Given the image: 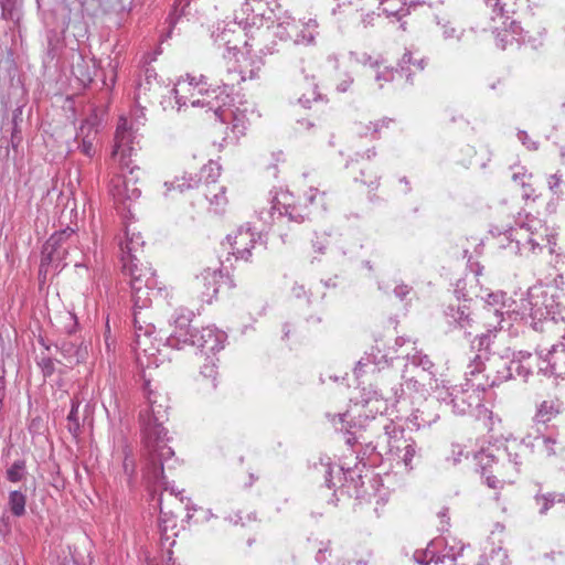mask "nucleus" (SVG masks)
I'll list each match as a JSON object with an SVG mask.
<instances>
[{"mask_svg":"<svg viewBox=\"0 0 565 565\" xmlns=\"http://www.w3.org/2000/svg\"><path fill=\"white\" fill-rule=\"evenodd\" d=\"M149 386L147 382L145 391L148 394L149 406L139 415L147 460L145 476L150 482L159 483L166 480L164 469L174 468L177 459L173 458L174 451L168 445L170 441L168 430L163 427L164 422L168 420L169 406L164 404V398L161 397L159 401Z\"/></svg>","mask_w":565,"mask_h":565,"instance_id":"obj_1","label":"nucleus"},{"mask_svg":"<svg viewBox=\"0 0 565 565\" xmlns=\"http://www.w3.org/2000/svg\"><path fill=\"white\" fill-rule=\"evenodd\" d=\"M121 273L129 278L131 288V299L134 302V326L136 332V350L145 353L149 351L148 342L154 331L153 324H147L145 328L139 321V309L148 308L152 302V297L159 291L153 290L156 284L154 274L151 268L141 262V256L137 254L120 255Z\"/></svg>","mask_w":565,"mask_h":565,"instance_id":"obj_2","label":"nucleus"},{"mask_svg":"<svg viewBox=\"0 0 565 565\" xmlns=\"http://www.w3.org/2000/svg\"><path fill=\"white\" fill-rule=\"evenodd\" d=\"M189 82L179 81L172 93L175 103L179 107L186 106L188 102L193 107H206L207 111H212L215 120L220 126H224L225 140L236 141L246 135L250 125V117L254 115L253 109L247 103H239L238 105L225 103L221 104L218 96L212 97L209 93L202 99H188L186 96L181 95L180 92L185 89V86H198L194 77L188 75Z\"/></svg>","mask_w":565,"mask_h":565,"instance_id":"obj_3","label":"nucleus"},{"mask_svg":"<svg viewBox=\"0 0 565 565\" xmlns=\"http://www.w3.org/2000/svg\"><path fill=\"white\" fill-rule=\"evenodd\" d=\"M431 391L437 399L451 406L452 413L460 416L472 415L476 411L488 412L483 406V393L486 384L481 383L480 375L465 373V383L449 386L445 380L435 379Z\"/></svg>","mask_w":565,"mask_h":565,"instance_id":"obj_4","label":"nucleus"},{"mask_svg":"<svg viewBox=\"0 0 565 565\" xmlns=\"http://www.w3.org/2000/svg\"><path fill=\"white\" fill-rule=\"evenodd\" d=\"M505 235L511 243H515V248L521 254H539L544 248H548L550 254L556 253L557 233L537 217L526 215L525 221L518 222L516 226L507 230Z\"/></svg>","mask_w":565,"mask_h":565,"instance_id":"obj_5","label":"nucleus"},{"mask_svg":"<svg viewBox=\"0 0 565 565\" xmlns=\"http://www.w3.org/2000/svg\"><path fill=\"white\" fill-rule=\"evenodd\" d=\"M221 175V166L215 161H209L204 164L199 174L184 173L181 178H175L171 182H164L168 195L172 190H178L180 193L192 190L199 186H204V196L216 211L222 210L226 203V188L220 185L217 180Z\"/></svg>","mask_w":565,"mask_h":565,"instance_id":"obj_6","label":"nucleus"},{"mask_svg":"<svg viewBox=\"0 0 565 565\" xmlns=\"http://www.w3.org/2000/svg\"><path fill=\"white\" fill-rule=\"evenodd\" d=\"M527 447L518 439H507L503 446L492 451H481L477 456L478 466L483 469L491 468L501 478H511L518 475L523 465Z\"/></svg>","mask_w":565,"mask_h":565,"instance_id":"obj_7","label":"nucleus"},{"mask_svg":"<svg viewBox=\"0 0 565 565\" xmlns=\"http://www.w3.org/2000/svg\"><path fill=\"white\" fill-rule=\"evenodd\" d=\"M76 235L75 230L67 226L61 231L54 232L42 247V257L39 269L40 277L46 278V275L52 273L58 274L66 264L64 263L71 242Z\"/></svg>","mask_w":565,"mask_h":565,"instance_id":"obj_8","label":"nucleus"},{"mask_svg":"<svg viewBox=\"0 0 565 565\" xmlns=\"http://www.w3.org/2000/svg\"><path fill=\"white\" fill-rule=\"evenodd\" d=\"M557 302L551 288L535 285L529 288L526 298L522 300V308L529 311L530 326L534 330H542V324L548 320L557 321Z\"/></svg>","mask_w":565,"mask_h":565,"instance_id":"obj_9","label":"nucleus"},{"mask_svg":"<svg viewBox=\"0 0 565 565\" xmlns=\"http://www.w3.org/2000/svg\"><path fill=\"white\" fill-rule=\"evenodd\" d=\"M223 286H227L230 289L234 287L231 277L225 275L220 267L205 268L192 280L191 290L201 301L211 303Z\"/></svg>","mask_w":565,"mask_h":565,"instance_id":"obj_10","label":"nucleus"},{"mask_svg":"<svg viewBox=\"0 0 565 565\" xmlns=\"http://www.w3.org/2000/svg\"><path fill=\"white\" fill-rule=\"evenodd\" d=\"M248 19L238 23L234 22L232 24H227L215 35V42L220 46H224L228 53L233 52V55L236 56V53H239V47L242 45L253 46L249 41L256 39L254 30L248 29Z\"/></svg>","mask_w":565,"mask_h":565,"instance_id":"obj_11","label":"nucleus"},{"mask_svg":"<svg viewBox=\"0 0 565 565\" xmlns=\"http://www.w3.org/2000/svg\"><path fill=\"white\" fill-rule=\"evenodd\" d=\"M369 426L372 430L377 428H382L384 430L387 443V454L398 459H401L402 455L405 452L407 443H411L413 439L411 436H405V430L402 426L385 418L374 420Z\"/></svg>","mask_w":565,"mask_h":565,"instance_id":"obj_12","label":"nucleus"},{"mask_svg":"<svg viewBox=\"0 0 565 565\" xmlns=\"http://www.w3.org/2000/svg\"><path fill=\"white\" fill-rule=\"evenodd\" d=\"M495 333L488 331L477 335L471 342V350L476 351L475 356L467 365L468 375H480L487 370V362L491 361L493 352V340Z\"/></svg>","mask_w":565,"mask_h":565,"instance_id":"obj_13","label":"nucleus"},{"mask_svg":"<svg viewBox=\"0 0 565 565\" xmlns=\"http://www.w3.org/2000/svg\"><path fill=\"white\" fill-rule=\"evenodd\" d=\"M193 312L185 309H180L175 312L172 323V331L167 338L169 347L174 349H182L185 345H191L192 339L196 329L191 326Z\"/></svg>","mask_w":565,"mask_h":565,"instance_id":"obj_14","label":"nucleus"},{"mask_svg":"<svg viewBox=\"0 0 565 565\" xmlns=\"http://www.w3.org/2000/svg\"><path fill=\"white\" fill-rule=\"evenodd\" d=\"M134 170L131 169L130 175H117L110 182L109 192L114 198L115 203L121 204L122 210L131 215L130 205L127 202L136 201L141 195V190L136 185V180L132 177Z\"/></svg>","mask_w":565,"mask_h":565,"instance_id":"obj_15","label":"nucleus"},{"mask_svg":"<svg viewBox=\"0 0 565 565\" xmlns=\"http://www.w3.org/2000/svg\"><path fill=\"white\" fill-rule=\"evenodd\" d=\"M289 200L290 196L287 193H282L280 198L274 196L270 209L267 211L268 217L264 215V211H260V220L264 222L269 220L275 222L276 220L287 218L288 222L302 223L306 220V215L301 213L299 207L290 204Z\"/></svg>","mask_w":565,"mask_h":565,"instance_id":"obj_16","label":"nucleus"},{"mask_svg":"<svg viewBox=\"0 0 565 565\" xmlns=\"http://www.w3.org/2000/svg\"><path fill=\"white\" fill-rule=\"evenodd\" d=\"M137 131L138 127H135L132 121L125 116L119 117L115 134L114 157L119 156V160L122 161L126 157L131 156Z\"/></svg>","mask_w":565,"mask_h":565,"instance_id":"obj_17","label":"nucleus"},{"mask_svg":"<svg viewBox=\"0 0 565 565\" xmlns=\"http://www.w3.org/2000/svg\"><path fill=\"white\" fill-rule=\"evenodd\" d=\"M160 84L154 68L146 66L139 71L135 85V103H150L157 97Z\"/></svg>","mask_w":565,"mask_h":565,"instance_id":"obj_18","label":"nucleus"},{"mask_svg":"<svg viewBox=\"0 0 565 565\" xmlns=\"http://www.w3.org/2000/svg\"><path fill=\"white\" fill-rule=\"evenodd\" d=\"M226 334L212 327H205L195 331L191 345L196 347L201 352L210 355L215 354L224 348Z\"/></svg>","mask_w":565,"mask_h":565,"instance_id":"obj_19","label":"nucleus"},{"mask_svg":"<svg viewBox=\"0 0 565 565\" xmlns=\"http://www.w3.org/2000/svg\"><path fill=\"white\" fill-rule=\"evenodd\" d=\"M259 238L260 236L253 232L250 227H239L234 235H227L226 237L232 247V254L235 255L236 258L244 260L249 259L252 248L255 247Z\"/></svg>","mask_w":565,"mask_h":565,"instance_id":"obj_20","label":"nucleus"},{"mask_svg":"<svg viewBox=\"0 0 565 565\" xmlns=\"http://www.w3.org/2000/svg\"><path fill=\"white\" fill-rule=\"evenodd\" d=\"M445 546L443 537L431 540L425 550H417L414 553V559L420 565H429L430 563L443 564L446 559L455 561L454 554L450 552H441Z\"/></svg>","mask_w":565,"mask_h":565,"instance_id":"obj_21","label":"nucleus"},{"mask_svg":"<svg viewBox=\"0 0 565 565\" xmlns=\"http://www.w3.org/2000/svg\"><path fill=\"white\" fill-rule=\"evenodd\" d=\"M447 323L456 329L467 330L475 323V317L469 302L450 303L445 309Z\"/></svg>","mask_w":565,"mask_h":565,"instance_id":"obj_22","label":"nucleus"},{"mask_svg":"<svg viewBox=\"0 0 565 565\" xmlns=\"http://www.w3.org/2000/svg\"><path fill=\"white\" fill-rule=\"evenodd\" d=\"M480 377L482 384H488L484 385L487 390L511 380L509 361H505L502 358L490 361V365H487L486 372L481 373Z\"/></svg>","mask_w":565,"mask_h":565,"instance_id":"obj_23","label":"nucleus"},{"mask_svg":"<svg viewBox=\"0 0 565 565\" xmlns=\"http://www.w3.org/2000/svg\"><path fill=\"white\" fill-rule=\"evenodd\" d=\"M267 11V4L263 0H246L243 12L247 14L248 29L254 30L255 35L263 36L267 29L263 28V19Z\"/></svg>","mask_w":565,"mask_h":565,"instance_id":"obj_24","label":"nucleus"},{"mask_svg":"<svg viewBox=\"0 0 565 565\" xmlns=\"http://www.w3.org/2000/svg\"><path fill=\"white\" fill-rule=\"evenodd\" d=\"M294 97L298 104L305 108H310L312 102L322 99V95L318 93V85L315 78L303 77L294 88Z\"/></svg>","mask_w":565,"mask_h":565,"instance_id":"obj_25","label":"nucleus"},{"mask_svg":"<svg viewBox=\"0 0 565 565\" xmlns=\"http://www.w3.org/2000/svg\"><path fill=\"white\" fill-rule=\"evenodd\" d=\"M393 359L394 355L392 354V352L390 350H386L381 341L376 340L375 345L371 348V351L366 354V356L358 362L355 372L361 371V369L367 365L369 363H373L374 365L377 366L386 365Z\"/></svg>","mask_w":565,"mask_h":565,"instance_id":"obj_26","label":"nucleus"},{"mask_svg":"<svg viewBox=\"0 0 565 565\" xmlns=\"http://www.w3.org/2000/svg\"><path fill=\"white\" fill-rule=\"evenodd\" d=\"M120 448L122 455V476L120 482L131 488L135 482L136 460L125 438L120 439Z\"/></svg>","mask_w":565,"mask_h":565,"instance_id":"obj_27","label":"nucleus"},{"mask_svg":"<svg viewBox=\"0 0 565 565\" xmlns=\"http://www.w3.org/2000/svg\"><path fill=\"white\" fill-rule=\"evenodd\" d=\"M56 351L66 360L68 364H78L85 360L86 349L70 340H62L53 344Z\"/></svg>","mask_w":565,"mask_h":565,"instance_id":"obj_28","label":"nucleus"},{"mask_svg":"<svg viewBox=\"0 0 565 565\" xmlns=\"http://www.w3.org/2000/svg\"><path fill=\"white\" fill-rule=\"evenodd\" d=\"M425 67V61L423 58L415 60L412 52L407 51L403 54L396 68V73L399 77L405 78L407 82L412 79L415 71H423Z\"/></svg>","mask_w":565,"mask_h":565,"instance_id":"obj_29","label":"nucleus"},{"mask_svg":"<svg viewBox=\"0 0 565 565\" xmlns=\"http://www.w3.org/2000/svg\"><path fill=\"white\" fill-rule=\"evenodd\" d=\"M534 502L539 508L540 515H546L551 508L556 503L565 504V492H542L541 490L534 495Z\"/></svg>","mask_w":565,"mask_h":565,"instance_id":"obj_30","label":"nucleus"},{"mask_svg":"<svg viewBox=\"0 0 565 565\" xmlns=\"http://www.w3.org/2000/svg\"><path fill=\"white\" fill-rule=\"evenodd\" d=\"M242 60L236 58V68L239 75H243L244 82L246 79H255L259 77V73L262 71L263 62L257 56L247 57L243 53H241Z\"/></svg>","mask_w":565,"mask_h":565,"instance_id":"obj_31","label":"nucleus"},{"mask_svg":"<svg viewBox=\"0 0 565 565\" xmlns=\"http://www.w3.org/2000/svg\"><path fill=\"white\" fill-rule=\"evenodd\" d=\"M563 408V403L558 398L543 401L536 409L535 419L537 423H547L557 416Z\"/></svg>","mask_w":565,"mask_h":565,"instance_id":"obj_32","label":"nucleus"},{"mask_svg":"<svg viewBox=\"0 0 565 565\" xmlns=\"http://www.w3.org/2000/svg\"><path fill=\"white\" fill-rule=\"evenodd\" d=\"M126 239L120 243V255L137 254L139 256L143 253V238L140 233L131 232L129 226L125 231Z\"/></svg>","mask_w":565,"mask_h":565,"instance_id":"obj_33","label":"nucleus"},{"mask_svg":"<svg viewBox=\"0 0 565 565\" xmlns=\"http://www.w3.org/2000/svg\"><path fill=\"white\" fill-rule=\"evenodd\" d=\"M407 358L413 365L419 366L423 369V371L428 373L430 377L429 387L431 388V385H435L434 380L437 379L435 363L430 360V358L427 354H424L422 352H416L411 356L407 355Z\"/></svg>","mask_w":565,"mask_h":565,"instance_id":"obj_34","label":"nucleus"},{"mask_svg":"<svg viewBox=\"0 0 565 565\" xmlns=\"http://www.w3.org/2000/svg\"><path fill=\"white\" fill-rule=\"evenodd\" d=\"M217 359L215 358V354L206 355L204 359V363L200 367V376L206 381L210 382L211 388L215 390L216 384V377H217V366H216Z\"/></svg>","mask_w":565,"mask_h":565,"instance_id":"obj_35","label":"nucleus"},{"mask_svg":"<svg viewBox=\"0 0 565 565\" xmlns=\"http://www.w3.org/2000/svg\"><path fill=\"white\" fill-rule=\"evenodd\" d=\"M25 505H26V495L19 491L13 490L9 492L8 495V508L12 515L15 518H21L25 514Z\"/></svg>","mask_w":565,"mask_h":565,"instance_id":"obj_36","label":"nucleus"},{"mask_svg":"<svg viewBox=\"0 0 565 565\" xmlns=\"http://www.w3.org/2000/svg\"><path fill=\"white\" fill-rule=\"evenodd\" d=\"M423 458V449L418 446L416 440L413 438L411 443H407V448L402 455L401 460L408 469H413Z\"/></svg>","mask_w":565,"mask_h":565,"instance_id":"obj_37","label":"nucleus"},{"mask_svg":"<svg viewBox=\"0 0 565 565\" xmlns=\"http://www.w3.org/2000/svg\"><path fill=\"white\" fill-rule=\"evenodd\" d=\"M299 28V21L295 19H288L278 23L276 34L281 40L292 42V40H297V32Z\"/></svg>","mask_w":565,"mask_h":565,"instance_id":"obj_38","label":"nucleus"},{"mask_svg":"<svg viewBox=\"0 0 565 565\" xmlns=\"http://www.w3.org/2000/svg\"><path fill=\"white\" fill-rule=\"evenodd\" d=\"M347 417H348L347 413L338 414V415L333 416L332 422H333L335 429L341 430V431L343 429H345V434H347L345 443L349 446L353 447L356 444H362L361 439L364 440L363 436L358 435L356 431H351L350 429L347 428V426H345Z\"/></svg>","mask_w":565,"mask_h":565,"instance_id":"obj_39","label":"nucleus"},{"mask_svg":"<svg viewBox=\"0 0 565 565\" xmlns=\"http://www.w3.org/2000/svg\"><path fill=\"white\" fill-rule=\"evenodd\" d=\"M487 8L491 9L492 20L502 19V24H507L510 19L511 10L504 0H483Z\"/></svg>","mask_w":565,"mask_h":565,"instance_id":"obj_40","label":"nucleus"},{"mask_svg":"<svg viewBox=\"0 0 565 565\" xmlns=\"http://www.w3.org/2000/svg\"><path fill=\"white\" fill-rule=\"evenodd\" d=\"M391 122H393V119L387 117L377 121H370L367 125L361 126L359 135L361 137L371 135L372 139H379L381 130L383 128H388Z\"/></svg>","mask_w":565,"mask_h":565,"instance_id":"obj_41","label":"nucleus"},{"mask_svg":"<svg viewBox=\"0 0 565 565\" xmlns=\"http://www.w3.org/2000/svg\"><path fill=\"white\" fill-rule=\"evenodd\" d=\"M509 367L511 369V380L521 377L526 382L529 376L532 374L531 365L522 363V360L511 359L509 361Z\"/></svg>","mask_w":565,"mask_h":565,"instance_id":"obj_42","label":"nucleus"},{"mask_svg":"<svg viewBox=\"0 0 565 565\" xmlns=\"http://www.w3.org/2000/svg\"><path fill=\"white\" fill-rule=\"evenodd\" d=\"M479 468H480L482 477H484L486 484L491 489L499 490V489H502L503 484L507 481L511 482L510 478H501L498 473H495L494 471H491L492 470L491 468H489V469H483L481 467H479Z\"/></svg>","mask_w":565,"mask_h":565,"instance_id":"obj_43","label":"nucleus"},{"mask_svg":"<svg viewBox=\"0 0 565 565\" xmlns=\"http://www.w3.org/2000/svg\"><path fill=\"white\" fill-rule=\"evenodd\" d=\"M7 479L10 482H20L26 475V466L24 460H15L10 468L7 469Z\"/></svg>","mask_w":565,"mask_h":565,"instance_id":"obj_44","label":"nucleus"},{"mask_svg":"<svg viewBox=\"0 0 565 565\" xmlns=\"http://www.w3.org/2000/svg\"><path fill=\"white\" fill-rule=\"evenodd\" d=\"M79 402L75 398L72 399L71 412L67 416L68 430L73 436H77L81 433V422L78 418Z\"/></svg>","mask_w":565,"mask_h":565,"instance_id":"obj_45","label":"nucleus"},{"mask_svg":"<svg viewBox=\"0 0 565 565\" xmlns=\"http://www.w3.org/2000/svg\"><path fill=\"white\" fill-rule=\"evenodd\" d=\"M543 448L547 456H556L565 450V444L558 441L556 437L543 436L542 437Z\"/></svg>","mask_w":565,"mask_h":565,"instance_id":"obj_46","label":"nucleus"},{"mask_svg":"<svg viewBox=\"0 0 565 565\" xmlns=\"http://www.w3.org/2000/svg\"><path fill=\"white\" fill-rule=\"evenodd\" d=\"M244 82L243 75H239L236 65L228 66L226 74L222 78L224 87L233 89L235 86Z\"/></svg>","mask_w":565,"mask_h":565,"instance_id":"obj_47","label":"nucleus"},{"mask_svg":"<svg viewBox=\"0 0 565 565\" xmlns=\"http://www.w3.org/2000/svg\"><path fill=\"white\" fill-rule=\"evenodd\" d=\"M36 365L44 377H51L55 372V361L49 354L42 353L40 356H36Z\"/></svg>","mask_w":565,"mask_h":565,"instance_id":"obj_48","label":"nucleus"},{"mask_svg":"<svg viewBox=\"0 0 565 565\" xmlns=\"http://www.w3.org/2000/svg\"><path fill=\"white\" fill-rule=\"evenodd\" d=\"M351 481L354 483V495L358 500L367 499L369 501H371V499L373 498L376 499V503H379V497L376 495V493H369L366 489H364V481L361 475H358V480H355L352 477Z\"/></svg>","mask_w":565,"mask_h":565,"instance_id":"obj_49","label":"nucleus"},{"mask_svg":"<svg viewBox=\"0 0 565 565\" xmlns=\"http://www.w3.org/2000/svg\"><path fill=\"white\" fill-rule=\"evenodd\" d=\"M379 1H380V7H381L382 13L387 17H396L397 19H401L402 17L405 15V12L407 11L403 7H401L398 9L395 8L393 6V2H395L396 0H379Z\"/></svg>","mask_w":565,"mask_h":565,"instance_id":"obj_50","label":"nucleus"},{"mask_svg":"<svg viewBox=\"0 0 565 565\" xmlns=\"http://www.w3.org/2000/svg\"><path fill=\"white\" fill-rule=\"evenodd\" d=\"M297 40H292L295 44L309 45L315 42L316 34L310 30L309 25L300 23V28L297 32Z\"/></svg>","mask_w":565,"mask_h":565,"instance_id":"obj_51","label":"nucleus"},{"mask_svg":"<svg viewBox=\"0 0 565 565\" xmlns=\"http://www.w3.org/2000/svg\"><path fill=\"white\" fill-rule=\"evenodd\" d=\"M98 116L95 111H93L88 117H86L78 129V135L86 134H96L97 132V126H98Z\"/></svg>","mask_w":565,"mask_h":565,"instance_id":"obj_52","label":"nucleus"},{"mask_svg":"<svg viewBox=\"0 0 565 565\" xmlns=\"http://www.w3.org/2000/svg\"><path fill=\"white\" fill-rule=\"evenodd\" d=\"M502 31L508 32V34H510L516 42L524 41V38L522 36V26L511 17L507 21V24H502Z\"/></svg>","mask_w":565,"mask_h":565,"instance_id":"obj_53","label":"nucleus"},{"mask_svg":"<svg viewBox=\"0 0 565 565\" xmlns=\"http://www.w3.org/2000/svg\"><path fill=\"white\" fill-rule=\"evenodd\" d=\"M90 135L92 134L86 132L84 135H78L77 132L75 137L76 139H82L81 143L78 145V149L83 154H85L88 158H93L95 154L93 138L90 137Z\"/></svg>","mask_w":565,"mask_h":565,"instance_id":"obj_54","label":"nucleus"},{"mask_svg":"<svg viewBox=\"0 0 565 565\" xmlns=\"http://www.w3.org/2000/svg\"><path fill=\"white\" fill-rule=\"evenodd\" d=\"M468 282L466 278H460L456 281L454 287V294L458 302H470L469 291L467 289Z\"/></svg>","mask_w":565,"mask_h":565,"instance_id":"obj_55","label":"nucleus"},{"mask_svg":"<svg viewBox=\"0 0 565 565\" xmlns=\"http://www.w3.org/2000/svg\"><path fill=\"white\" fill-rule=\"evenodd\" d=\"M489 561H490L489 565H508L509 564L508 551L502 547L493 548L489 556Z\"/></svg>","mask_w":565,"mask_h":565,"instance_id":"obj_56","label":"nucleus"},{"mask_svg":"<svg viewBox=\"0 0 565 565\" xmlns=\"http://www.w3.org/2000/svg\"><path fill=\"white\" fill-rule=\"evenodd\" d=\"M384 398L393 403L398 402L404 395L403 384L397 382L390 386V390L383 391Z\"/></svg>","mask_w":565,"mask_h":565,"instance_id":"obj_57","label":"nucleus"},{"mask_svg":"<svg viewBox=\"0 0 565 565\" xmlns=\"http://www.w3.org/2000/svg\"><path fill=\"white\" fill-rule=\"evenodd\" d=\"M356 181H360L361 183L370 186V188H373V189H376L377 185H379V175L376 173V171H371L367 175L365 174V171L363 169H361V177L360 178H355Z\"/></svg>","mask_w":565,"mask_h":565,"instance_id":"obj_58","label":"nucleus"},{"mask_svg":"<svg viewBox=\"0 0 565 565\" xmlns=\"http://www.w3.org/2000/svg\"><path fill=\"white\" fill-rule=\"evenodd\" d=\"M143 102H140V105L136 104V107L131 110V119L129 121H132L135 124V127H138L140 125H143L146 120V106H142Z\"/></svg>","mask_w":565,"mask_h":565,"instance_id":"obj_59","label":"nucleus"},{"mask_svg":"<svg viewBox=\"0 0 565 565\" xmlns=\"http://www.w3.org/2000/svg\"><path fill=\"white\" fill-rule=\"evenodd\" d=\"M377 445L373 444V441L364 443L361 451L358 452V458L363 461L364 459H371V457L377 455L381 457L380 452H376Z\"/></svg>","mask_w":565,"mask_h":565,"instance_id":"obj_60","label":"nucleus"},{"mask_svg":"<svg viewBox=\"0 0 565 565\" xmlns=\"http://www.w3.org/2000/svg\"><path fill=\"white\" fill-rule=\"evenodd\" d=\"M443 36L445 39H459L460 38V31H458L450 21H446L445 23H440Z\"/></svg>","mask_w":565,"mask_h":565,"instance_id":"obj_61","label":"nucleus"},{"mask_svg":"<svg viewBox=\"0 0 565 565\" xmlns=\"http://www.w3.org/2000/svg\"><path fill=\"white\" fill-rule=\"evenodd\" d=\"M2 17L4 19H13L15 11V0H0Z\"/></svg>","mask_w":565,"mask_h":565,"instance_id":"obj_62","label":"nucleus"},{"mask_svg":"<svg viewBox=\"0 0 565 565\" xmlns=\"http://www.w3.org/2000/svg\"><path fill=\"white\" fill-rule=\"evenodd\" d=\"M495 31H497V35H495L497 45L499 47H501L502 50H504L508 44L515 41L514 39H512V36L510 34H508V32H503L502 30L499 31V28H495Z\"/></svg>","mask_w":565,"mask_h":565,"instance_id":"obj_63","label":"nucleus"},{"mask_svg":"<svg viewBox=\"0 0 565 565\" xmlns=\"http://www.w3.org/2000/svg\"><path fill=\"white\" fill-rule=\"evenodd\" d=\"M352 84L353 77L349 73H345L343 74V78L338 82L337 90L340 93H345L350 89Z\"/></svg>","mask_w":565,"mask_h":565,"instance_id":"obj_64","label":"nucleus"}]
</instances>
